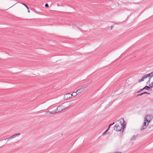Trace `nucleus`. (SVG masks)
<instances>
[{
	"label": "nucleus",
	"mask_w": 153,
	"mask_h": 153,
	"mask_svg": "<svg viewBox=\"0 0 153 153\" xmlns=\"http://www.w3.org/2000/svg\"><path fill=\"white\" fill-rule=\"evenodd\" d=\"M145 89H146L148 90H150L152 91V89L150 88V87L149 86H145L143 88L140 89L139 90L137 91V93H139L141 91H142L143 90H145Z\"/></svg>",
	"instance_id": "obj_3"
},
{
	"label": "nucleus",
	"mask_w": 153,
	"mask_h": 153,
	"mask_svg": "<svg viewBox=\"0 0 153 153\" xmlns=\"http://www.w3.org/2000/svg\"><path fill=\"white\" fill-rule=\"evenodd\" d=\"M150 74L151 76L152 77L153 76V71L152 72L150 73Z\"/></svg>",
	"instance_id": "obj_23"
},
{
	"label": "nucleus",
	"mask_w": 153,
	"mask_h": 153,
	"mask_svg": "<svg viewBox=\"0 0 153 153\" xmlns=\"http://www.w3.org/2000/svg\"><path fill=\"white\" fill-rule=\"evenodd\" d=\"M114 27V25H111V27H109L108 28L110 30H112Z\"/></svg>",
	"instance_id": "obj_17"
},
{
	"label": "nucleus",
	"mask_w": 153,
	"mask_h": 153,
	"mask_svg": "<svg viewBox=\"0 0 153 153\" xmlns=\"http://www.w3.org/2000/svg\"><path fill=\"white\" fill-rule=\"evenodd\" d=\"M71 96L70 94H67L64 95V98L65 100H68L71 98Z\"/></svg>",
	"instance_id": "obj_4"
},
{
	"label": "nucleus",
	"mask_w": 153,
	"mask_h": 153,
	"mask_svg": "<svg viewBox=\"0 0 153 153\" xmlns=\"http://www.w3.org/2000/svg\"><path fill=\"white\" fill-rule=\"evenodd\" d=\"M107 131L106 130L105 132H104L103 134H102V135H104L107 132Z\"/></svg>",
	"instance_id": "obj_22"
},
{
	"label": "nucleus",
	"mask_w": 153,
	"mask_h": 153,
	"mask_svg": "<svg viewBox=\"0 0 153 153\" xmlns=\"http://www.w3.org/2000/svg\"><path fill=\"white\" fill-rule=\"evenodd\" d=\"M61 107L58 106L57 107L56 109L55 110L53 111H56V113H58L59 112V108H60Z\"/></svg>",
	"instance_id": "obj_13"
},
{
	"label": "nucleus",
	"mask_w": 153,
	"mask_h": 153,
	"mask_svg": "<svg viewBox=\"0 0 153 153\" xmlns=\"http://www.w3.org/2000/svg\"><path fill=\"white\" fill-rule=\"evenodd\" d=\"M119 123H121V127L118 124H116L114 127V129L117 131H122L123 132V131L124 128L126 126V124H124L125 121L124 120V118H122L120 120H118Z\"/></svg>",
	"instance_id": "obj_1"
},
{
	"label": "nucleus",
	"mask_w": 153,
	"mask_h": 153,
	"mask_svg": "<svg viewBox=\"0 0 153 153\" xmlns=\"http://www.w3.org/2000/svg\"><path fill=\"white\" fill-rule=\"evenodd\" d=\"M7 140V139H6V138L5 139H4V140Z\"/></svg>",
	"instance_id": "obj_32"
},
{
	"label": "nucleus",
	"mask_w": 153,
	"mask_h": 153,
	"mask_svg": "<svg viewBox=\"0 0 153 153\" xmlns=\"http://www.w3.org/2000/svg\"><path fill=\"white\" fill-rule=\"evenodd\" d=\"M150 82V79H149L147 82H146V83H149Z\"/></svg>",
	"instance_id": "obj_27"
},
{
	"label": "nucleus",
	"mask_w": 153,
	"mask_h": 153,
	"mask_svg": "<svg viewBox=\"0 0 153 153\" xmlns=\"http://www.w3.org/2000/svg\"><path fill=\"white\" fill-rule=\"evenodd\" d=\"M88 85L87 84L84 85L82 87L85 89Z\"/></svg>",
	"instance_id": "obj_19"
},
{
	"label": "nucleus",
	"mask_w": 153,
	"mask_h": 153,
	"mask_svg": "<svg viewBox=\"0 0 153 153\" xmlns=\"http://www.w3.org/2000/svg\"><path fill=\"white\" fill-rule=\"evenodd\" d=\"M146 76L148 77L149 79H151V78H152L150 74V73L148 74H146Z\"/></svg>",
	"instance_id": "obj_15"
},
{
	"label": "nucleus",
	"mask_w": 153,
	"mask_h": 153,
	"mask_svg": "<svg viewBox=\"0 0 153 153\" xmlns=\"http://www.w3.org/2000/svg\"><path fill=\"white\" fill-rule=\"evenodd\" d=\"M150 87V88H153V82H151V83L149 85Z\"/></svg>",
	"instance_id": "obj_20"
},
{
	"label": "nucleus",
	"mask_w": 153,
	"mask_h": 153,
	"mask_svg": "<svg viewBox=\"0 0 153 153\" xmlns=\"http://www.w3.org/2000/svg\"><path fill=\"white\" fill-rule=\"evenodd\" d=\"M115 153H121V152H115Z\"/></svg>",
	"instance_id": "obj_30"
},
{
	"label": "nucleus",
	"mask_w": 153,
	"mask_h": 153,
	"mask_svg": "<svg viewBox=\"0 0 153 153\" xmlns=\"http://www.w3.org/2000/svg\"><path fill=\"white\" fill-rule=\"evenodd\" d=\"M110 128V127H109V126H108V128L106 130L107 131H108V130Z\"/></svg>",
	"instance_id": "obj_28"
},
{
	"label": "nucleus",
	"mask_w": 153,
	"mask_h": 153,
	"mask_svg": "<svg viewBox=\"0 0 153 153\" xmlns=\"http://www.w3.org/2000/svg\"><path fill=\"white\" fill-rule=\"evenodd\" d=\"M10 137H11V136L10 137H8L6 139H7V140H8L12 139V138H10Z\"/></svg>",
	"instance_id": "obj_26"
},
{
	"label": "nucleus",
	"mask_w": 153,
	"mask_h": 153,
	"mask_svg": "<svg viewBox=\"0 0 153 153\" xmlns=\"http://www.w3.org/2000/svg\"><path fill=\"white\" fill-rule=\"evenodd\" d=\"M144 79H143V78H142L141 79H139L138 80L139 82H142L144 81Z\"/></svg>",
	"instance_id": "obj_18"
},
{
	"label": "nucleus",
	"mask_w": 153,
	"mask_h": 153,
	"mask_svg": "<svg viewBox=\"0 0 153 153\" xmlns=\"http://www.w3.org/2000/svg\"><path fill=\"white\" fill-rule=\"evenodd\" d=\"M149 94V95L150 94V93L145 91V92H142V93H140V94H137V97H138L139 96H141L142 95H143V94Z\"/></svg>",
	"instance_id": "obj_5"
},
{
	"label": "nucleus",
	"mask_w": 153,
	"mask_h": 153,
	"mask_svg": "<svg viewBox=\"0 0 153 153\" xmlns=\"http://www.w3.org/2000/svg\"><path fill=\"white\" fill-rule=\"evenodd\" d=\"M142 78H143V79H146L147 77L146 76V75L145 74L143 76Z\"/></svg>",
	"instance_id": "obj_21"
},
{
	"label": "nucleus",
	"mask_w": 153,
	"mask_h": 153,
	"mask_svg": "<svg viewBox=\"0 0 153 153\" xmlns=\"http://www.w3.org/2000/svg\"><path fill=\"white\" fill-rule=\"evenodd\" d=\"M59 107H61L60 108H59V111L61 112L63 110H65V108H65L62 105H59L58 106Z\"/></svg>",
	"instance_id": "obj_6"
},
{
	"label": "nucleus",
	"mask_w": 153,
	"mask_h": 153,
	"mask_svg": "<svg viewBox=\"0 0 153 153\" xmlns=\"http://www.w3.org/2000/svg\"><path fill=\"white\" fill-rule=\"evenodd\" d=\"M22 4L25 6L26 7H27V10H28V12L29 13H30V10L29 9V7L27 6L24 3H22Z\"/></svg>",
	"instance_id": "obj_11"
},
{
	"label": "nucleus",
	"mask_w": 153,
	"mask_h": 153,
	"mask_svg": "<svg viewBox=\"0 0 153 153\" xmlns=\"http://www.w3.org/2000/svg\"><path fill=\"white\" fill-rule=\"evenodd\" d=\"M46 113H49V114H53L55 113H56V111H48Z\"/></svg>",
	"instance_id": "obj_12"
},
{
	"label": "nucleus",
	"mask_w": 153,
	"mask_h": 153,
	"mask_svg": "<svg viewBox=\"0 0 153 153\" xmlns=\"http://www.w3.org/2000/svg\"><path fill=\"white\" fill-rule=\"evenodd\" d=\"M153 116L152 114H148L146 116L144 119L145 120L147 121V123H148V124H149Z\"/></svg>",
	"instance_id": "obj_2"
},
{
	"label": "nucleus",
	"mask_w": 153,
	"mask_h": 153,
	"mask_svg": "<svg viewBox=\"0 0 153 153\" xmlns=\"http://www.w3.org/2000/svg\"><path fill=\"white\" fill-rule=\"evenodd\" d=\"M84 89L82 87L78 89L77 90V92H78V93H79L83 91Z\"/></svg>",
	"instance_id": "obj_8"
},
{
	"label": "nucleus",
	"mask_w": 153,
	"mask_h": 153,
	"mask_svg": "<svg viewBox=\"0 0 153 153\" xmlns=\"http://www.w3.org/2000/svg\"><path fill=\"white\" fill-rule=\"evenodd\" d=\"M114 124V123H112V124H110L109 126V127H111V126H112Z\"/></svg>",
	"instance_id": "obj_25"
},
{
	"label": "nucleus",
	"mask_w": 153,
	"mask_h": 153,
	"mask_svg": "<svg viewBox=\"0 0 153 153\" xmlns=\"http://www.w3.org/2000/svg\"><path fill=\"white\" fill-rule=\"evenodd\" d=\"M78 94H79V93H78V92H77V91L76 92H74L72 94H71V97L72 96L75 97Z\"/></svg>",
	"instance_id": "obj_9"
},
{
	"label": "nucleus",
	"mask_w": 153,
	"mask_h": 153,
	"mask_svg": "<svg viewBox=\"0 0 153 153\" xmlns=\"http://www.w3.org/2000/svg\"><path fill=\"white\" fill-rule=\"evenodd\" d=\"M73 26H76V24H73Z\"/></svg>",
	"instance_id": "obj_29"
},
{
	"label": "nucleus",
	"mask_w": 153,
	"mask_h": 153,
	"mask_svg": "<svg viewBox=\"0 0 153 153\" xmlns=\"http://www.w3.org/2000/svg\"><path fill=\"white\" fill-rule=\"evenodd\" d=\"M20 135V133H16V134H15L13 135H12V136H11L10 138H12V139H13V138L15 137H16L19 136V135Z\"/></svg>",
	"instance_id": "obj_7"
},
{
	"label": "nucleus",
	"mask_w": 153,
	"mask_h": 153,
	"mask_svg": "<svg viewBox=\"0 0 153 153\" xmlns=\"http://www.w3.org/2000/svg\"><path fill=\"white\" fill-rule=\"evenodd\" d=\"M146 128V127L145 126H144L143 125L141 127V131H143Z\"/></svg>",
	"instance_id": "obj_14"
},
{
	"label": "nucleus",
	"mask_w": 153,
	"mask_h": 153,
	"mask_svg": "<svg viewBox=\"0 0 153 153\" xmlns=\"http://www.w3.org/2000/svg\"><path fill=\"white\" fill-rule=\"evenodd\" d=\"M136 136H135V135H133V136L132 137H131L130 140H133L134 139H135V138H136Z\"/></svg>",
	"instance_id": "obj_16"
},
{
	"label": "nucleus",
	"mask_w": 153,
	"mask_h": 153,
	"mask_svg": "<svg viewBox=\"0 0 153 153\" xmlns=\"http://www.w3.org/2000/svg\"><path fill=\"white\" fill-rule=\"evenodd\" d=\"M57 6H59V4H57Z\"/></svg>",
	"instance_id": "obj_31"
},
{
	"label": "nucleus",
	"mask_w": 153,
	"mask_h": 153,
	"mask_svg": "<svg viewBox=\"0 0 153 153\" xmlns=\"http://www.w3.org/2000/svg\"><path fill=\"white\" fill-rule=\"evenodd\" d=\"M149 124H148V123H147V121H146V120H145L144 119L143 125L145 126L146 127Z\"/></svg>",
	"instance_id": "obj_10"
},
{
	"label": "nucleus",
	"mask_w": 153,
	"mask_h": 153,
	"mask_svg": "<svg viewBox=\"0 0 153 153\" xmlns=\"http://www.w3.org/2000/svg\"><path fill=\"white\" fill-rule=\"evenodd\" d=\"M45 6L46 7H49L48 4H46Z\"/></svg>",
	"instance_id": "obj_24"
}]
</instances>
